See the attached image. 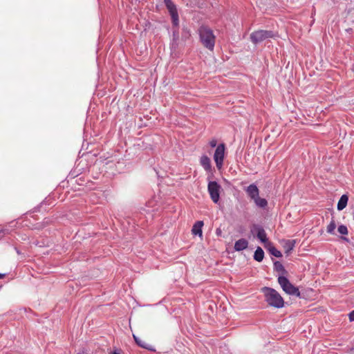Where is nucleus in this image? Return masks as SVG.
Masks as SVG:
<instances>
[{
    "instance_id": "nucleus-24",
    "label": "nucleus",
    "mask_w": 354,
    "mask_h": 354,
    "mask_svg": "<svg viewBox=\"0 0 354 354\" xmlns=\"http://www.w3.org/2000/svg\"><path fill=\"white\" fill-rule=\"evenodd\" d=\"M111 354H121L120 353V350L119 349H115L114 350L113 352H111Z\"/></svg>"
},
{
    "instance_id": "nucleus-4",
    "label": "nucleus",
    "mask_w": 354,
    "mask_h": 354,
    "mask_svg": "<svg viewBox=\"0 0 354 354\" xmlns=\"http://www.w3.org/2000/svg\"><path fill=\"white\" fill-rule=\"evenodd\" d=\"M274 34L272 31L259 30L250 34V39L254 44L263 41L266 39L272 38Z\"/></svg>"
},
{
    "instance_id": "nucleus-3",
    "label": "nucleus",
    "mask_w": 354,
    "mask_h": 354,
    "mask_svg": "<svg viewBox=\"0 0 354 354\" xmlns=\"http://www.w3.org/2000/svg\"><path fill=\"white\" fill-rule=\"evenodd\" d=\"M278 283L286 293L300 297L301 294L299 288L293 286L286 277H279Z\"/></svg>"
},
{
    "instance_id": "nucleus-16",
    "label": "nucleus",
    "mask_w": 354,
    "mask_h": 354,
    "mask_svg": "<svg viewBox=\"0 0 354 354\" xmlns=\"http://www.w3.org/2000/svg\"><path fill=\"white\" fill-rule=\"evenodd\" d=\"M263 257H264L263 250L261 249V248L258 247L257 248L256 251L254 252V259L256 261L261 262L263 260Z\"/></svg>"
},
{
    "instance_id": "nucleus-8",
    "label": "nucleus",
    "mask_w": 354,
    "mask_h": 354,
    "mask_svg": "<svg viewBox=\"0 0 354 354\" xmlns=\"http://www.w3.org/2000/svg\"><path fill=\"white\" fill-rule=\"evenodd\" d=\"M200 164L204 168V169L207 171H210L212 169V164L210 158L206 156L203 155L200 158Z\"/></svg>"
},
{
    "instance_id": "nucleus-22",
    "label": "nucleus",
    "mask_w": 354,
    "mask_h": 354,
    "mask_svg": "<svg viewBox=\"0 0 354 354\" xmlns=\"http://www.w3.org/2000/svg\"><path fill=\"white\" fill-rule=\"evenodd\" d=\"M274 266L276 268L277 270H283V267L282 266V264L281 263H279V261H277L274 263Z\"/></svg>"
},
{
    "instance_id": "nucleus-10",
    "label": "nucleus",
    "mask_w": 354,
    "mask_h": 354,
    "mask_svg": "<svg viewBox=\"0 0 354 354\" xmlns=\"http://www.w3.org/2000/svg\"><path fill=\"white\" fill-rule=\"evenodd\" d=\"M246 192L252 200L257 198L259 194L258 187L254 184H252L247 187Z\"/></svg>"
},
{
    "instance_id": "nucleus-2",
    "label": "nucleus",
    "mask_w": 354,
    "mask_h": 354,
    "mask_svg": "<svg viewBox=\"0 0 354 354\" xmlns=\"http://www.w3.org/2000/svg\"><path fill=\"white\" fill-rule=\"evenodd\" d=\"M261 291L263 292L265 300L268 305L277 308L283 307V299L276 290L268 287H264L261 289Z\"/></svg>"
},
{
    "instance_id": "nucleus-14",
    "label": "nucleus",
    "mask_w": 354,
    "mask_h": 354,
    "mask_svg": "<svg viewBox=\"0 0 354 354\" xmlns=\"http://www.w3.org/2000/svg\"><path fill=\"white\" fill-rule=\"evenodd\" d=\"M348 201V196L346 194L342 195L337 203V209L338 210L344 209L346 207Z\"/></svg>"
},
{
    "instance_id": "nucleus-11",
    "label": "nucleus",
    "mask_w": 354,
    "mask_h": 354,
    "mask_svg": "<svg viewBox=\"0 0 354 354\" xmlns=\"http://www.w3.org/2000/svg\"><path fill=\"white\" fill-rule=\"evenodd\" d=\"M248 246V241L245 239H240L234 243V250L236 251H241Z\"/></svg>"
},
{
    "instance_id": "nucleus-5",
    "label": "nucleus",
    "mask_w": 354,
    "mask_h": 354,
    "mask_svg": "<svg viewBox=\"0 0 354 354\" xmlns=\"http://www.w3.org/2000/svg\"><path fill=\"white\" fill-rule=\"evenodd\" d=\"M225 145L224 143L219 144L215 150L214 154V160L218 169L223 167L225 155Z\"/></svg>"
},
{
    "instance_id": "nucleus-21",
    "label": "nucleus",
    "mask_w": 354,
    "mask_h": 354,
    "mask_svg": "<svg viewBox=\"0 0 354 354\" xmlns=\"http://www.w3.org/2000/svg\"><path fill=\"white\" fill-rule=\"evenodd\" d=\"M209 145L212 148L217 147V140L215 138H212L209 141Z\"/></svg>"
},
{
    "instance_id": "nucleus-20",
    "label": "nucleus",
    "mask_w": 354,
    "mask_h": 354,
    "mask_svg": "<svg viewBox=\"0 0 354 354\" xmlns=\"http://www.w3.org/2000/svg\"><path fill=\"white\" fill-rule=\"evenodd\" d=\"M338 232L341 234H348V230L347 227L345 225H339L337 229Z\"/></svg>"
},
{
    "instance_id": "nucleus-25",
    "label": "nucleus",
    "mask_w": 354,
    "mask_h": 354,
    "mask_svg": "<svg viewBox=\"0 0 354 354\" xmlns=\"http://www.w3.org/2000/svg\"><path fill=\"white\" fill-rule=\"evenodd\" d=\"M4 276H5L4 274H0V279L3 278V277H4Z\"/></svg>"
},
{
    "instance_id": "nucleus-12",
    "label": "nucleus",
    "mask_w": 354,
    "mask_h": 354,
    "mask_svg": "<svg viewBox=\"0 0 354 354\" xmlns=\"http://www.w3.org/2000/svg\"><path fill=\"white\" fill-rule=\"evenodd\" d=\"M203 225H204L203 221H196L192 227V234L201 236L202 234H203L202 227H203Z\"/></svg>"
},
{
    "instance_id": "nucleus-18",
    "label": "nucleus",
    "mask_w": 354,
    "mask_h": 354,
    "mask_svg": "<svg viewBox=\"0 0 354 354\" xmlns=\"http://www.w3.org/2000/svg\"><path fill=\"white\" fill-rule=\"evenodd\" d=\"M267 246L268 247V250L272 255L278 258L282 257L281 252L279 250H278L275 247L272 245L270 243H268Z\"/></svg>"
},
{
    "instance_id": "nucleus-9",
    "label": "nucleus",
    "mask_w": 354,
    "mask_h": 354,
    "mask_svg": "<svg viewBox=\"0 0 354 354\" xmlns=\"http://www.w3.org/2000/svg\"><path fill=\"white\" fill-rule=\"evenodd\" d=\"M133 339L136 343L141 348H145L149 351H154L153 346L147 343L146 341L140 339L138 337L133 334Z\"/></svg>"
},
{
    "instance_id": "nucleus-15",
    "label": "nucleus",
    "mask_w": 354,
    "mask_h": 354,
    "mask_svg": "<svg viewBox=\"0 0 354 354\" xmlns=\"http://www.w3.org/2000/svg\"><path fill=\"white\" fill-rule=\"evenodd\" d=\"M295 241L294 240H287L285 241L283 248L286 254L290 253V251L293 250L295 247Z\"/></svg>"
},
{
    "instance_id": "nucleus-17",
    "label": "nucleus",
    "mask_w": 354,
    "mask_h": 354,
    "mask_svg": "<svg viewBox=\"0 0 354 354\" xmlns=\"http://www.w3.org/2000/svg\"><path fill=\"white\" fill-rule=\"evenodd\" d=\"M253 201L256 205L259 207L265 208L268 205L267 201L265 198H260L259 196L255 198Z\"/></svg>"
},
{
    "instance_id": "nucleus-6",
    "label": "nucleus",
    "mask_w": 354,
    "mask_h": 354,
    "mask_svg": "<svg viewBox=\"0 0 354 354\" xmlns=\"http://www.w3.org/2000/svg\"><path fill=\"white\" fill-rule=\"evenodd\" d=\"M221 187L216 181H210L207 185V190L210 198L214 203H217L220 198Z\"/></svg>"
},
{
    "instance_id": "nucleus-13",
    "label": "nucleus",
    "mask_w": 354,
    "mask_h": 354,
    "mask_svg": "<svg viewBox=\"0 0 354 354\" xmlns=\"http://www.w3.org/2000/svg\"><path fill=\"white\" fill-rule=\"evenodd\" d=\"M257 236L263 243L265 244V246H267V245L270 243L267 238V234L263 228L258 229Z\"/></svg>"
},
{
    "instance_id": "nucleus-23",
    "label": "nucleus",
    "mask_w": 354,
    "mask_h": 354,
    "mask_svg": "<svg viewBox=\"0 0 354 354\" xmlns=\"http://www.w3.org/2000/svg\"><path fill=\"white\" fill-rule=\"evenodd\" d=\"M348 317H349L350 322H353L354 321V310L351 311L348 314Z\"/></svg>"
},
{
    "instance_id": "nucleus-19",
    "label": "nucleus",
    "mask_w": 354,
    "mask_h": 354,
    "mask_svg": "<svg viewBox=\"0 0 354 354\" xmlns=\"http://www.w3.org/2000/svg\"><path fill=\"white\" fill-rule=\"evenodd\" d=\"M336 228V224L335 221L333 219L330 223L326 227V231L328 233L333 234L334 230Z\"/></svg>"
},
{
    "instance_id": "nucleus-7",
    "label": "nucleus",
    "mask_w": 354,
    "mask_h": 354,
    "mask_svg": "<svg viewBox=\"0 0 354 354\" xmlns=\"http://www.w3.org/2000/svg\"><path fill=\"white\" fill-rule=\"evenodd\" d=\"M164 2L171 17L173 24L177 26L178 24V14L176 5L171 0H164Z\"/></svg>"
},
{
    "instance_id": "nucleus-1",
    "label": "nucleus",
    "mask_w": 354,
    "mask_h": 354,
    "mask_svg": "<svg viewBox=\"0 0 354 354\" xmlns=\"http://www.w3.org/2000/svg\"><path fill=\"white\" fill-rule=\"evenodd\" d=\"M201 42L205 48L213 51L216 42V36L213 30L207 26H202L198 29Z\"/></svg>"
}]
</instances>
